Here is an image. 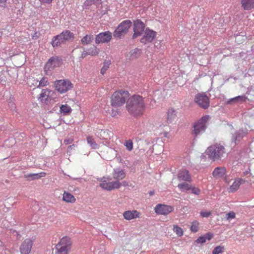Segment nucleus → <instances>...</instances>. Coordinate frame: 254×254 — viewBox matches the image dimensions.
Here are the masks:
<instances>
[{
	"mask_svg": "<svg viewBox=\"0 0 254 254\" xmlns=\"http://www.w3.org/2000/svg\"><path fill=\"white\" fill-rule=\"evenodd\" d=\"M126 108L128 113L134 117L142 115L145 109L143 98L139 95H133L126 102Z\"/></svg>",
	"mask_w": 254,
	"mask_h": 254,
	"instance_id": "1",
	"label": "nucleus"
},
{
	"mask_svg": "<svg viewBox=\"0 0 254 254\" xmlns=\"http://www.w3.org/2000/svg\"><path fill=\"white\" fill-rule=\"evenodd\" d=\"M74 38V34L69 30H65L61 34L54 36L51 42L53 47H60L65 42L72 41Z\"/></svg>",
	"mask_w": 254,
	"mask_h": 254,
	"instance_id": "2",
	"label": "nucleus"
},
{
	"mask_svg": "<svg viewBox=\"0 0 254 254\" xmlns=\"http://www.w3.org/2000/svg\"><path fill=\"white\" fill-rule=\"evenodd\" d=\"M128 92L126 91L115 92L111 98V105L112 107L118 108L124 105L128 98Z\"/></svg>",
	"mask_w": 254,
	"mask_h": 254,
	"instance_id": "3",
	"label": "nucleus"
},
{
	"mask_svg": "<svg viewBox=\"0 0 254 254\" xmlns=\"http://www.w3.org/2000/svg\"><path fill=\"white\" fill-rule=\"evenodd\" d=\"M225 153V148L220 144H215L209 146L206 150V154L213 161L220 160Z\"/></svg>",
	"mask_w": 254,
	"mask_h": 254,
	"instance_id": "4",
	"label": "nucleus"
},
{
	"mask_svg": "<svg viewBox=\"0 0 254 254\" xmlns=\"http://www.w3.org/2000/svg\"><path fill=\"white\" fill-rule=\"evenodd\" d=\"M132 22L130 20L122 21L113 32V36L117 38H121L122 36L127 34L131 27Z\"/></svg>",
	"mask_w": 254,
	"mask_h": 254,
	"instance_id": "5",
	"label": "nucleus"
},
{
	"mask_svg": "<svg viewBox=\"0 0 254 254\" xmlns=\"http://www.w3.org/2000/svg\"><path fill=\"white\" fill-rule=\"evenodd\" d=\"M209 116L202 117L197 122L195 123L193 125V130L192 131V134L195 136L204 132L207 127L206 124L209 120Z\"/></svg>",
	"mask_w": 254,
	"mask_h": 254,
	"instance_id": "6",
	"label": "nucleus"
},
{
	"mask_svg": "<svg viewBox=\"0 0 254 254\" xmlns=\"http://www.w3.org/2000/svg\"><path fill=\"white\" fill-rule=\"evenodd\" d=\"M71 243L68 237H63L60 242L56 246V250L60 254H67L68 251L70 249Z\"/></svg>",
	"mask_w": 254,
	"mask_h": 254,
	"instance_id": "7",
	"label": "nucleus"
},
{
	"mask_svg": "<svg viewBox=\"0 0 254 254\" xmlns=\"http://www.w3.org/2000/svg\"><path fill=\"white\" fill-rule=\"evenodd\" d=\"M54 86L56 90L61 93H65L72 87V84L68 80H57L54 82Z\"/></svg>",
	"mask_w": 254,
	"mask_h": 254,
	"instance_id": "8",
	"label": "nucleus"
},
{
	"mask_svg": "<svg viewBox=\"0 0 254 254\" xmlns=\"http://www.w3.org/2000/svg\"><path fill=\"white\" fill-rule=\"evenodd\" d=\"M194 101L200 107L203 109H207L209 106V98L203 92L196 94L194 98Z\"/></svg>",
	"mask_w": 254,
	"mask_h": 254,
	"instance_id": "9",
	"label": "nucleus"
},
{
	"mask_svg": "<svg viewBox=\"0 0 254 254\" xmlns=\"http://www.w3.org/2000/svg\"><path fill=\"white\" fill-rule=\"evenodd\" d=\"M62 64V60L58 56L51 58L45 65V70H52L56 67L60 66Z\"/></svg>",
	"mask_w": 254,
	"mask_h": 254,
	"instance_id": "10",
	"label": "nucleus"
},
{
	"mask_svg": "<svg viewBox=\"0 0 254 254\" xmlns=\"http://www.w3.org/2000/svg\"><path fill=\"white\" fill-rule=\"evenodd\" d=\"M145 29V24L139 19H137L133 21V32L132 38L135 39L140 36Z\"/></svg>",
	"mask_w": 254,
	"mask_h": 254,
	"instance_id": "11",
	"label": "nucleus"
},
{
	"mask_svg": "<svg viewBox=\"0 0 254 254\" xmlns=\"http://www.w3.org/2000/svg\"><path fill=\"white\" fill-rule=\"evenodd\" d=\"M156 35V32L149 28H146L144 31V35L140 39V42L146 44L151 42Z\"/></svg>",
	"mask_w": 254,
	"mask_h": 254,
	"instance_id": "12",
	"label": "nucleus"
},
{
	"mask_svg": "<svg viewBox=\"0 0 254 254\" xmlns=\"http://www.w3.org/2000/svg\"><path fill=\"white\" fill-rule=\"evenodd\" d=\"M33 246V241L30 239H25L20 246L21 254H30Z\"/></svg>",
	"mask_w": 254,
	"mask_h": 254,
	"instance_id": "13",
	"label": "nucleus"
},
{
	"mask_svg": "<svg viewBox=\"0 0 254 254\" xmlns=\"http://www.w3.org/2000/svg\"><path fill=\"white\" fill-rule=\"evenodd\" d=\"M99 186L104 190L110 191L115 189L120 188L121 186V183L118 181L109 183L106 181H102V183L100 184Z\"/></svg>",
	"mask_w": 254,
	"mask_h": 254,
	"instance_id": "14",
	"label": "nucleus"
},
{
	"mask_svg": "<svg viewBox=\"0 0 254 254\" xmlns=\"http://www.w3.org/2000/svg\"><path fill=\"white\" fill-rule=\"evenodd\" d=\"M173 208L171 206L165 204H157L155 208V212L158 214L167 215L173 211Z\"/></svg>",
	"mask_w": 254,
	"mask_h": 254,
	"instance_id": "15",
	"label": "nucleus"
},
{
	"mask_svg": "<svg viewBox=\"0 0 254 254\" xmlns=\"http://www.w3.org/2000/svg\"><path fill=\"white\" fill-rule=\"evenodd\" d=\"M112 38V33L110 31L102 32L98 34L95 38L96 44L108 43Z\"/></svg>",
	"mask_w": 254,
	"mask_h": 254,
	"instance_id": "16",
	"label": "nucleus"
},
{
	"mask_svg": "<svg viewBox=\"0 0 254 254\" xmlns=\"http://www.w3.org/2000/svg\"><path fill=\"white\" fill-rule=\"evenodd\" d=\"M112 175L113 178L118 181L123 180L126 177L125 173L120 168L114 169Z\"/></svg>",
	"mask_w": 254,
	"mask_h": 254,
	"instance_id": "17",
	"label": "nucleus"
},
{
	"mask_svg": "<svg viewBox=\"0 0 254 254\" xmlns=\"http://www.w3.org/2000/svg\"><path fill=\"white\" fill-rule=\"evenodd\" d=\"M178 179L179 181H185L190 182L191 181V177L189 172L187 170H184L179 172L178 174Z\"/></svg>",
	"mask_w": 254,
	"mask_h": 254,
	"instance_id": "18",
	"label": "nucleus"
},
{
	"mask_svg": "<svg viewBox=\"0 0 254 254\" xmlns=\"http://www.w3.org/2000/svg\"><path fill=\"white\" fill-rule=\"evenodd\" d=\"M139 213L136 210L126 211L124 212L123 216L126 219L129 220L139 217Z\"/></svg>",
	"mask_w": 254,
	"mask_h": 254,
	"instance_id": "19",
	"label": "nucleus"
},
{
	"mask_svg": "<svg viewBox=\"0 0 254 254\" xmlns=\"http://www.w3.org/2000/svg\"><path fill=\"white\" fill-rule=\"evenodd\" d=\"M226 173V168L224 167H217L212 172V175L214 178H219L223 177Z\"/></svg>",
	"mask_w": 254,
	"mask_h": 254,
	"instance_id": "20",
	"label": "nucleus"
},
{
	"mask_svg": "<svg viewBox=\"0 0 254 254\" xmlns=\"http://www.w3.org/2000/svg\"><path fill=\"white\" fill-rule=\"evenodd\" d=\"M247 99V98L245 95L238 96L229 99L227 101L226 103L227 104H231L233 103H242L245 102Z\"/></svg>",
	"mask_w": 254,
	"mask_h": 254,
	"instance_id": "21",
	"label": "nucleus"
},
{
	"mask_svg": "<svg viewBox=\"0 0 254 254\" xmlns=\"http://www.w3.org/2000/svg\"><path fill=\"white\" fill-rule=\"evenodd\" d=\"M254 0H241L242 6L245 10H249L254 7Z\"/></svg>",
	"mask_w": 254,
	"mask_h": 254,
	"instance_id": "22",
	"label": "nucleus"
},
{
	"mask_svg": "<svg viewBox=\"0 0 254 254\" xmlns=\"http://www.w3.org/2000/svg\"><path fill=\"white\" fill-rule=\"evenodd\" d=\"M51 92V91L48 89H43L41 93L40 94L39 99L42 102H46L48 100V99L50 96Z\"/></svg>",
	"mask_w": 254,
	"mask_h": 254,
	"instance_id": "23",
	"label": "nucleus"
},
{
	"mask_svg": "<svg viewBox=\"0 0 254 254\" xmlns=\"http://www.w3.org/2000/svg\"><path fill=\"white\" fill-rule=\"evenodd\" d=\"M46 173L45 172H40L39 173L25 174L24 177L30 180H34L44 177Z\"/></svg>",
	"mask_w": 254,
	"mask_h": 254,
	"instance_id": "24",
	"label": "nucleus"
},
{
	"mask_svg": "<svg viewBox=\"0 0 254 254\" xmlns=\"http://www.w3.org/2000/svg\"><path fill=\"white\" fill-rule=\"evenodd\" d=\"M176 118L175 111L173 109H169L167 114V122L171 123Z\"/></svg>",
	"mask_w": 254,
	"mask_h": 254,
	"instance_id": "25",
	"label": "nucleus"
},
{
	"mask_svg": "<svg viewBox=\"0 0 254 254\" xmlns=\"http://www.w3.org/2000/svg\"><path fill=\"white\" fill-rule=\"evenodd\" d=\"M63 199L67 202H74L75 198L74 196L68 192H64L63 194Z\"/></svg>",
	"mask_w": 254,
	"mask_h": 254,
	"instance_id": "26",
	"label": "nucleus"
},
{
	"mask_svg": "<svg viewBox=\"0 0 254 254\" xmlns=\"http://www.w3.org/2000/svg\"><path fill=\"white\" fill-rule=\"evenodd\" d=\"M244 132L243 131L239 130L234 134L232 137V140L236 143V141H239L244 136Z\"/></svg>",
	"mask_w": 254,
	"mask_h": 254,
	"instance_id": "27",
	"label": "nucleus"
},
{
	"mask_svg": "<svg viewBox=\"0 0 254 254\" xmlns=\"http://www.w3.org/2000/svg\"><path fill=\"white\" fill-rule=\"evenodd\" d=\"M94 39L92 35H86L81 40V43L83 45H87L91 43Z\"/></svg>",
	"mask_w": 254,
	"mask_h": 254,
	"instance_id": "28",
	"label": "nucleus"
},
{
	"mask_svg": "<svg viewBox=\"0 0 254 254\" xmlns=\"http://www.w3.org/2000/svg\"><path fill=\"white\" fill-rule=\"evenodd\" d=\"M60 111L64 115H66L70 113L72 111V109L70 106L65 104L62 105V106L60 107Z\"/></svg>",
	"mask_w": 254,
	"mask_h": 254,
	"instance_id": "29",
	"label": "nucleus"
},
{
	"mask_svg": "<svg viewBox=\"0 0 254 254\" xmlns=\"http://www.w3.org/2000/svg\"><path fill=\"white\" fill-rule=\"evenodd\" d=\"M130 58L131 59H136L140 55V50L138 48H135L129 52Z\"/></svg>",
	"mask_w": 254,
	"mask_h": 254,
	"instance_id": "30",
	"label": "nucleus"
},
{
	"mask_svg": "<svg viewBox=\"0 0 254 254\" xmlns=\"http://www.w3.org/2000/svg\"><path fill=\"white\" fill-rule=\"evenodd\" d=\"M178 187L182 190H189L191 189V186L187 183L179 184Z\"/></svg>",
	"mask_w": 254,
	"mask_h": 254,
	"instance_id": "31",
	"label": "nucleus"
},
{
	"mask_svg": "<svg viewBox=\"0 0 254 254\" xmlns=\"http://www.w3.org/2000/svg\"><path fill=\"white\" fill-rule=\"evenodd\" d=\"M87 141L88 143L90 145V146L94 149H96L98 148V145L95 142L94 139L92 138V137L88 136L87 137Z\"/></svg>",
	"mask_w": 254,
	"mask_h": 254,
	"instance_id": "32",
	"label": "nucleus"
},
{
	"mask_svg": "<svg viewBox=\"0 0 254 254\" xmlns=\"http://www.w3.org/2000/svg\"><path fill=\"white\" fill-rule=\"evenodd\" d=\"M240 182L238 181H235L233 184L230 186V191L234 192L237 190L240 187Z\"/></svg>",
	"mask_w": 254,
	"mask_h": 254,
	"instance_id": "33",
	"label": "nucleus"
},
{
	"mask_svg": "<svg viewBox=\"0 0 254 254\" xmlns=\"http://www.w3.org/2000/svg\"><path fill=\"white\" fill-rule=\"evenodd\" d=\"M225 248L223 246H218L216 247L212 251V254H220L224 252Z\"/></svg>",
	"mask_w": 254,
	"mask_h": 254,
	"instance_id": "34",
	"label": "nucleus"
},
{
	"mask_svg": "<svg viewBox=\"0 0 254 254\" xmlns=\"http://www.w3.org/2000/svg\"><path fill=\"white\" fill-rule=\"evenodd\" d=\"M101 3V0H86L84 2V4L86 6H89L92 4H95L97 5Z\"/></svg>",
	"mask_w": 254,
	"mask_h": 254,
	"instance_id": "35",
	"label": "nucleus"
},
{
	"mask_svg": "<svg viewBox=\"0 0 254 254\" xmlns=\"http://www.w3.org/2000/svg\"><path fill=\"white\" fill-rule=\"evenodd\" d=\"M199 222L197 221H194L192 222L190 230L192 232L195 233L198 230Z\"/></svg>",
	"mask_w": 254,
	"mask_h": 254,
	"instance_id": "36",
	"label": "nucleus"
},
{
	"mask_svg": "<svg viewBox=\"0 0 254 254\" xmlns=\"http://www.w3.org/2000/svg\"><path fill=\"white\" fill-rule=\"evenodd\" d=\"M88 54L92 56L97 55L99 53V50L95 46H93L90 48L88 50Z\"/></svg>",
	"mask_w": 254,
	"mask_h": 254,
	"instance_id": "37",
	"label": "nucleus"
},
{
	"mask_svg": "<svg viewBox=\"0 0 254 254\" xmlns=\"http://www.w3.org/2000/svg\"><path fill=\"white\" fill-rule=\"evenodd\" d=\"M173 231L178 236H182L183 235V231L182 229L177 225H174Z\"/></svg>",
	"mask_w": 254,
	"mask_h": 254,
	"instance_id": "38",
	"label": "nucleus"
},
{
	"mask_svg": "<svg viewBox=\"0 0 254 254\" xmlns=\"http://www.w3.org/2000/svg\"><path fill=\"white\" fill-rule=\"evenodd\" d=\"M48 81L46 77H43L41 80L39 81L38 87L40 86H45L48 84Z\"/></svg>",
	"mask_w": 254,
	"mask_h": 254,
	"instance_id": "39",
	"label": "nucleus"
},
{
	"mask_svg": "<svg viewBox=\"0 0 254 254\" xmlns=\"http://www.w3.org/2000/svg\"><path fill=\"white\" fill-rule=\"evenodd\" d=\"M125 146L127 150L131 151L133 148V143L132 140L130 139L127 140L125 143Z\"/></svg>",
	"mask_w": 254,
	"mask_h": 254,
	"instance_id": "40",
	"label": "nucleus"
},
{
	"mask_svg": "<svg viewBox=\"0 0 254 254\" xmlns=\"http://www.w3.org/2000/svg\"><path fill=\"white\" fill-rule=\"evenodd\" d=\"M73 141V137L72 135H68L64 140V143L65 144H69L71 143Z\"/></svg>",
	"mask_w": 254,
	"mask_h": 254,
	"instance_id": "41",
	"label": "nucleus"
},
{
	"mask_svg": "<svg viewBox=\"0 0 254 254\" xmlns=\"http://www.w3.org/2000/svg\"><path fill=\"white\" fill-rule=\"evenodd\" d=\"M226 220H230L235 218V213L233 211H230L226 214Z\"/></svg>",
	"mask_w": 254,
	"mask_h": 254,
	"instance_id": "42",
	"label": "nucleus"
},
{
	"mask_svg": "<svg viewBox=\"0 0 254 254\" xmlns=\"http://www.w3.org/2000/svg\"><path fill=\"white\" fill-rule=\"evenodd\" d=\"M191 190V192L194 194L198 195L200 193V190L199 189L195 187H191L190 190Z\"/></svg>",
	"mask_w": 254,
	"mask_h": 254,
	"instance_id": "43",
	"label": "nucleus"
},
{
	"mask_svg": "<svg viewBox=\"0 0 254 254\" xmlns=\"http://www.w3.org/2000/svg\"><path fill=\"white\" fill-rule=\"evenodd\" d=\"M206 242L204 236L199 237L196 241L195 242L198 244H203Z\"/></svg>",
	"mask_w": 254,
	"mask_h": 254,
	"instance_id": "44",
	"label": "nucleus"
},
{
	"mask_svg": "<svg viewBox=\"0 0 254 254\" xmlns=\"http://www.w3.org/2000/svg\"><path fill=\"white\" fill-rule=\"evenodd\" d=\"M200 215L203 217H208L211 215V212L209 211H201Z\"/></svg>",
	"mask_w": 254,
	"mask_h": 254,
	"instance_id": "45",
	"label": "nucleus"
},
{
	"mask_svg": "<svg viewBox=\"0 0 254 254\" xmlns=\"http://www.w3.org/2000/svg\"><path fill=\"white\" fill-rule=\"evenodd\" d=\"M204 236L206 240H208L209 241L213 238V234L210 233H207Z\"/></svg>",
	"mask_w": 254,
	"mask_h": 254,
	"instance_id": "46",
	"label": "nucleus"
},
{
	"mask_svg": "<svg viewBox=\"0 0 254 254\" xmlns=\"http://www.w3.org/2000/svg\"><path fill=\"white\" fill-rule=\"evenodd\" d=\"M7 0H0V6L2 7H6Z\"/></svg>",
	"mask_w": 254,
	"mask_h": 254,
	"instance_id": "47",
	"label": "nucleus"
},
{
	"mask_svg": "<svg viewBox=\"0 0 254 254\" xmlns=\"http://www.w3.org/2000/svg\"><path fill=\"white\" fill-rule=\"evenodd\" d=\"M109 64H108V65H104L103 67L101 68V73L102 74H104V73L106 72V71L107 70V69H108V65Z\"/></svg>",
	"mask_w": 254,
	"mask_h": 254,
	"instance_id": "48",
	"label": "nucleus"
},
{
	"mask_svg": "<svg viewBox=\"0 0 254 254\" xmlns=\"http://www.w3.org/2000/svg\"><path fill=\"white\" fill-rule=\"evenodd\" d=\"M118 114V111L117 110H114V109H112V111H111V113H110L111 115L112 116V117H115L116 116H117Z\"/></svg>",
	"mask_w": 254,
	"mask_h": 254,
	"instance_id": "49",
	"label": "nucleus"
},
{
	"mask_svg": "<svg viewBox=\"0 0 254 254\" xmlns=\"http://www.w3.org/2000/svg\"><path fill=\"white\" fill-rule=\"evenodd\" d=\"M75 147V144H72L71 145H70L68 147H67V152L68 153H71V150L72 149H74Z\"/></svg>",
	"mask_w": 254,
	"mask_h": 254,
	"instance_id": "50",
	"label": "nucleus"
},
{
	"mask_svg": "<svg viewBox=\"0 0 254 254\" xmlns=\"http://www.w3.org/2000/svg\"><path fill=\"white\" fill-rule=\"evenodd\" d=\"M9 106L10 107L11 110H14L15 109V106L13 102H9Z\"/></svg>",
	"mask_w": 254,
	"mask_h": 254,
	"instance_id": "51",
	"label": "nucleus"
},
{
	"mask_svg": "<svg viewBox=\"0 0 254 254\" xmlns=\"http://www.w3.org/2000/svg\"><path fill=\"white\" fill-rule=\"evenodd\" d=\"M89 55L88 54V52H87V51H84L82 54H81V58H84L85 57H86V56L87 55Z\"/></svg>",
	"mask_w": 254,
	"mask_h": 254,
	"instance_id": "52",
	"label": "nucleus"
},
{
	"mask_svg": "<svg viewBox=\"0 0 254 254\" xmlns=\"http://www.w3.org/2000/svg\"><path fill=\"white\" fill-rule=\"evenodd\" d=\"M33 83H32L33 85H34V86H38V85L39 84V81L37 80H33Z\"/></svg>",
	"mask_w": 254,
	"mask_h": 254,
	"instance_id": "53",
	"label": "nucleus"
},
{
	"mask_svg": "<svg viewBox=\"0 0 254 254\" xmlns=\"http://www.w3.org/2000/svg\"><path fill=\"white\" fill-rule=\"evenodd\" d=\"M53 0H40L42 2L49 3L52 1Z\"/></svg>",
	"mask_w": 254,
	"mask_h": 254,
	"instance_id": "54",
	"label": "nucleus"
},
{
	"mask_svg": "<svg viewBox=\"0 0 254 254\" xmlns=\"http://www.w3.org/2000/svg\"><path fill=\"white\" fill-rule=\"evenodd\" d=\"M250 169H249V170H247V171H246L245 172H244V174H245V175H247V174H249V173H250Z\"/></svg>",
	"mask_w": 254,
	"mask_h": 254,
	"instance_id": "55",
	"label": "nucleus"
},
{
	"mask_svg": "<svg viewBox=\"0 0 254 254\" xmlns=\"http://www.w3.org/2000/svg\"><path fill=\"white\" fill-rule=\"evenodd\" d=\"M241 37V36L237 35V36L236 37V40L238 42L239 39H240Z\"/></svg>",
	"mask_w": 254,
	"mask_h": 254,
	"instance_id": "56",
	"label": "nucleus"
},
{
	"mask_svg": "<svg viewBox=\"0 0 254 254\" xmlns=\"http://www.w3.org/2000/svg\"><path fill=\"white\" fill-rule=\"evenodd\" d=\"M149 194L150 196L153 195L154 194V191H153H153H150L149 192Z\"/></svg>",
	"mask_w": 254,
	"mask_h": 254,
	"instance_id": "57",
	"label": "nucleus"
},
{
	"mask_svg": "<svg viewBox=\"0 0 254 254\" xmlns=\"http://www.w3.org/2000/svg\"><path fill=\"white\" fill-rule=\"evenodd\" d=\"M103 133L104 134H105L106 133V131H104V130H101V132H100V133Z\"/></svg>",
	"mask_w": 254,
	"mask_h": 254,
	"instance_id": "58",
	"label": "nucleus"
},
{
	"mask_svg": "<svg viewBox=\"0 0 254 254\" xmlns=\"http://www.w3.org/2000/svg\"><path fill=\"white\" fill-rule=\"evenodd\" d=\"M100 181L102 183V181H106L104 178H101Z\"/></svg>",
	"mask_w": 254,
	"mask_h": 254,
	"instance_id": "59",
	"label": "nucleus"
},
{
	"mask_svg": "<svg viewBox=\"0 0 254 254\" xmlns=\"http://www.w3.org/2000/svg\"><path fill=\"white\" fill-rule=\"evenodd\" d=\"M103 137L104 139H107V135L104 136Z\"/></svg>",
	"mask_w": 254,
	"mask_h": 254,
	"instance_id": "60",
	"label": "nucleus"
},
{
	"mask_svg": "<svg viewBox=\"0 0 254 254\" xmlns=\"http://www.w3.org/2000/svg\"><path fill=\"white\" fill-rule=\"evenodd\" d=\"M167 132H165V136H167Z\"/></svg>",
	"mask_w": 254,
	"mask_h": 254,
	"instance_id": "61",
	"label": "nucleus"
},
{
	"mask_svg": "<svg viewBox=\"0 0 254 254\" xmlns=\"http://www.w3.org/2000/svg\"><path fill=\"white\" fill-rule=\"evenodd\" d=\"M123 183H124V184H125L126 182H124Z\"/></svg>",
	"mask_w": 254,
	"mask_h": 254,
	"instance_id": "62",
	"label": "nucleus"
}]
</instances>
